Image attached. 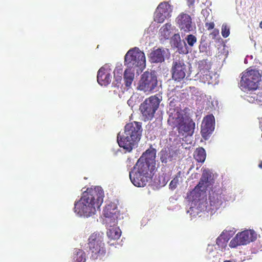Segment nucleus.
Here are the masks:
<instances>
[{
	"label": "nucleus",
	"instance_id": "nucleus-31",
	"mask_svg": "<svg viewBox=\"0 0 262 262\" xmlns=\"http://www.w3.org/2000/svg\"><path fill=\"white\" fill-rule=\"evenodd\" d=\"M221 33L224 38L227 37L230 34L229 28L226 24H223L222 26Z\"/></svg>",
	"mask_w": 262,
	"mask_h": 262
},
{
	"label": "nucleus",
	"instance_id": "nucleus-32",
	"mask_svg": "<svg viewBox=\"0 0 262 262\" xmlns=\"http://www.w3.org/2000/svg\"><path fill=\"white\" fill-rule=\"evenodd\" d=\"M182 40L181 39L180 36L179 34H174L171 37V42L174 47L176 45H178Z\"/></svg>",
	"mask_w": 262,
	"mask_h": 262
},
{
	"label": "nucleus",
	"instance_id": "nucleus-30",
	"mask_svg": "<svg viewBox=\"0 0 262 262\" xmlns=\"http://www.w3.org/2000/svg\"><path fill=\"white\" fill-rule=\"evenodd\" d=\"M186 40L189 46L192 47L193 46L194 44L196 42L197 39L194 35L189 34L186 37Z\"/></svg>",
	"mask_w": 262,
	"mask_h": 262
},
{
	"label": "nucleus",
	"instance_id": "nucleus-7",
	"mask_svg": "<svg viewBox=\"0 0 262 262\" xmlns=\"http://www.w3.org/2000/svg\"><path fill=\"white\" fill-rule=\"evenodd\" d=\"M214 183L213 175L208 169H204L199 184L190 192V196L193 201L200 200L201 195Z\"/></svg>",
	"mask_w": 262,
	"mask_h": 262
},
{
	"label": "nucleus",
	"instance_id": "nucleus-6",
	"mask_svg": "<svg viewBox=\"0 0 262 262\" xmlns=\"http://www.w3.org/2000/svg\"><path fill=\"white\" fill-rule=\"evenodd\" d=\"M240 85L244 91H255L258 89L261 75L257 70L248 68L243 72Z\"/></svg>",
	"mask_w": 262,
	"mask_h": 262
},
{
	"label": "nucleus",
	"instance_id": "nucleus-41",
	"mask_svg": "<svg viewBox=\"0 0 262 262\" xmlns=\"http://www.w3.org/2000/svg\"><path fill=\"white\" fill-rule=\"evenodd\" d=\"M224 262H232V261L230 260H225Z\"/></svg>",
	"mask_w": 262,
	"mask_h": 262
},
{
	"label": "nucleus",
	"instance_id": "nucleus-24",
	"mask_svg": "<svg viewBox=\"0 0 262 262\" xmlns=\"http://www.w3.org/2000/svg\"><path fill=\"white\" fill-rule=\"evenodd\" d=\"M121 234V231L117 227H111L107 231V235L111 239H118Z\"/></svg>",
	"mask_w": 262,
	"mask_h": 262
},
{
	"label": "nucleus",
	"instance_id": "nucleus-2",
	"mask_svg": "<svg viewBox=\"0 0 262 262\" xmlns=\"http://www.w3.org/2000/svg\"><path fill=\"white\" fill-rule=\"evenodd\" d=\"M104 196L99 186L88 188L84 191L79 201L75 203V212L80 216L90 217L95 214L101 206Z\"/></svg>",
	"mask_w": 262,
	"mask_h": 262
},
{
	"label": "nucleus",
	"instance_id": "nucleus-22",
	"mask_svg": "<svg viewBox=\"0 0 262 262\" xmlns=\"http://www.w3.org/2000/svg\"><path fill=\"white\" fill-rule=\"evenodd\" d=\"M230 236L228 234L227 232H223L217 238L216 240V244L219 246V248H224L228 243V241L230 239Z\"/></svg>",
	"mask_w": 262,
	"mask_h": 262
},
{
	"label": "nucleus",
	"instance_id": "nucleus-5",
	"mask_svg": "<svg viewBox=\"0 0 262 262\" xmlns=\"http://www.w3.org/2000/svg\"><path fill=\"white\" fill-rule=\"evenodd\" d=\"M124 65L129 69L142 71L146 67L144 53L138 47L130 49L124 56Z\"/></svg>",
	"mask_w": 262,
	"mask_h": 262
},
{
	"label": "nucleus",
	"instance_id": "nucleus-26",
	"mask_svg": "<svg viewBox=\"0 0 262 262\" xmlns=\"http://www.w3.org/2000/svg\"><path fill=\"white\" fill-rule=\"evenodd\" d=\"M85 260L84 252L81 249H78L74 255L72 262H85Z\"/></svg>",
	"mask_w": 262,
	"mask_h": 262
},
{
	"label": "nucleus",
	"instance_id": "nucleus-36",
	"mask_svg": "<svg viewBox=\"0 0 262 262\" xmlns=\"http://www.w3.org/2000/svg\"><path fill=\"white\" fill-rule=\"evenodd\" d=\"M133 98L131 97L128 101H127V103L129 105V106H132L133 105Z\"/></svg>",
	"mask_w": 262,
	"mask_h": 262
},
{
	"label": "nucleus",
	"instance_id": "nucleus-9",
	"mask_svg": "<svg viewBox=\"0 0 262 262\" xmlns=\"http://www.w3.org/2000/svg\"><path fill=\"white\" fill-rule=\"evenodd\" d=\"M160 100L156 96L146 99L140 106V110L145 120H151L159 107Z\"/></svg>",
	"mask_w": 262,
	"mask_h": 262
},
{
	"label": "nucleus",
	"instance_id": "nucleus-33",
	"mask_svg": "<svg viewBox=\"0 0 262 262\" xmlns=\"http://www.w3.org/2000/svg\"><path fill=\"white\" fill-rule=\"evenodd\" d=\"M114 77L115 81L113 82L112 84L115 87H119L121 84V81L122 80L121 76H116L115 73H114Z\"/></svg>",
	"mask_w": 262,
	"mask_h": 262
},
{
	"label": "nucleus",
	"instance_id": "nucleus-20",
	"mask_svg": "<svg viewBox=\"0 0 262 262\" xmlns=\"http://www.w3.org/2000/svg\"><path fill=\"white\" fill-rule=\"evenodd\" d=\"M172 27L170 23L164 25L159 30V34L163 39H169L172 34Z\"/></svg>",
	"mask_w": 262,
	"mask_h": 262
},
{
	"label": "nucleus",
	"instance_id": "nucleus-12",
	"mask_svg": "<svg viewBox=\"0 0 262 262\" xmlns=\"http://www.w3.org/2000/svg\"><path fill=\"white\" fill-rule=\"evenodd\" d=\"M215 119L213 115L205 117L201 125V135L205 140H207L214 129Z\"/></svg>",
	"mask_w": 262,
	"mask_h": 262
},
{
	"label": "nucleus",
	"instance_id": "nucleus-10",
	"mask_svg": "<svg viewBox=\"0 0 262 262\" xmlns=\"http://www.w3.org/2000/svg\"><path fill=\"white\" fill-rule=\"evenodd\" d=\"M157 84V77L155 72L146 71L142 75L139 89L144 92H152Z\"/></svg>",
	"mask_w": 262,
	"mask_h": 262
},
{
	"label": "nucleus",
	"instance_id": "nucleus-39",
	"mask_svg": "<svg viewBox=\"0 0 262 262\" xmlns=\"http://www.w3.org/2000/svg\"><path fill=\"white\" fill-rule=\"evenodd\" d=\"M258 166L259 168H262V161L259 163Z\"/></svg>",
	"mask_w": 262,
	"mask_h": 262
},
{
	"label": "nucleus",
	"instance_id": "nucleus-42",
	"mask_svg": "<svg viewBox=\"0 0 262 262\" xmlns=\"http://www.w3.org/2000/svg\"><path fill=\"white\" fill-rule=\"evenodd\" d=\"M206 77L208 76V77H210V75H208L207 73L206 74Z\"/></svg>",
	"mask_w": 262,
	"mask_h": 262
},
{
	"label": "nucleus",
	"instance_id": "nucleus-15",
	"mask_svg": "<svg viewBox=\"0 0 262 262\" xmlns=\"http://www.w3.org/2000/svg\"><path fill=\"white\" fill-rule=\"evenodd\" d=\"M177 23L182 33H187L192 30V19L187 14L181 13L177 18Z\"/></svg>",
	"mask_w": 262,
	"mask_h": 262
},
{
	"label": "nucleus",
	"instance_id": "nucleus-25",
	"mask_svg": "<svg viewBox=\"0 0 262 262\" xmlns=\"http://www.w3.org/2000/svg\"><path fill=\"white\" fill-rule=\"evenodd\" d=\"M206 152L203 147H199L194 152V158L199 162L203 163L206 159Z\"/></svg>",
	"mask_w": 262,
	"mask_h": 262
},
{
	"label": "nucleus",
	"instance_id": "nucleus-11",
	"mask_svg": "<svg viewBox=\"0 0 262 262\" xmlns=\"http://www.w3.org/2000/svg\"><path fill=\"white\" fill-rule=\"evenodd\" d=\"M254 235V232L250 230L238 233L230 241L229 246L231 248H235L238 246L247 245L255 240L256 237Z\"/></svg>",
	"mask_w": 262,
	"mask_h": 262
},
{
	"label": "nucleus",
	"instance_id": "nucleus-27",
	"mask_svg": "<svg viewBox=\"0 0 262 262\" xmlns=\"http://www.w3.org/2000/svg\"><path fill=\"white\" fill-rule=\"evenodd\" d=\"M178 49V51L181 54H187L188 53V47L184 40L181 41L178 45L174 46Z\"/></svg>",
	"mask_w": 262,
	"mask_h": 262
},
{
	"label": "nucleus",
	"instance_id": "nucleus-4",
	"mask_svg": "<svg viewBox=\"0 0 262 262\" xmlns=\"http://www.w3.org/2000/svg\"><path fill=\"white\" fill-rule=\"evenodd\" d=\"M88 252L91 260H103L106 256V249L102 233L95 232L88 238Z\"/></svg>",
	"mask_w": 262,
	"mask_h": 262
},
{
	"label": "nucleus",
	"instance_id": "nucleus-13",
	"mask_svg": "<svg viewBox=\"0 0 262 262\" xmlns=\"http://www.w3.org/2000/svg\"><path fill=\"white\" fill-rule=\"evenodd\" d=\"M171 11V6L167 2L161 3L156 9L154 20L158 23H162L166 18L170 16Z\"/></svg>",
	"mask_w": 262,
	"mask_h": 262
},
{
	"label": "nucleus",
	"instance_id": "nucleus-40",
	"mask_svg": "<svg viewBox=\"0 0 262 262\" xmlns=\"http://www.w3.org/2000/svg\"><path fill=\"white\" fill-rule=\"evenodd\" d=\"M259 27L262 29V21L259 24Z\"/></svg>",
	"mask_w": 262,
	"mask_h": 262
},
{
	"label": "nucleus",
	"instance_id": "nucleus-16",
	"mask_svg": "<svg viewBox=\"0 0 262 262\" xmlns=\"http://www.w3.org/2000/svg\"><path fill=\"white\" fill-rule=\"evenodd\" d=\"M111 70L108 66L105 65L102 67L97 74V81L101 85L106 86L110 83L112 79Z\"/></svg>",
	"mask_w": 262,
	"mask_h": 262
},
{
	"label": "nucleus",
	"instance_id": "nucleus-37",
	"mask_svg": "<svg viewBox=\"0 0 262 262\" xmlns=\"http://www.w3.org/2000/svg\"><path fill=\"white\" fill-rule=\"evenodd\" d=\"M161 178L164 179V178L163 176H161ZM167 182V181H165V180H163V182L161 183V185L164 186Z\"/></svg>",
	"mask_w": 262,
	"mask_h": 262
},
{
	"label": "nucleus",
	"instance_id": "nucleus-28",
	"mask_svg": "<svg viewBox=\"0 0 262 262\" xmlns=\"http://www.w3.org/2000/svg\"><path fill=\"white\" fill-rule=\"evenodd\" d=\"M199 68L202 73L209 72V66L207 63V60H202L199 62Z\"/></svg>",
	"mask_w": 262,
	"mask_h": 262
},
{
	"label": "nucleus",
	"instance_id": "nucleus-29",
	"mask_svg": "<svg viewBox=\"0 0 262 262\" xmlns=\"http://www.w3.org/2000/svg\"><path fill=\"white\" fill-rule=\"evenodd\" d=\"M181 171H179L177 173L176 177L173 179V180L170 182L169 184V188L171 190L175 189L177 185L179 183V178L180 177Z\"/></svg>",
	"mask_w": 262,
	"mask_h": 262
},
{
	"label": "nucleus",
	"instance_id": "nucleus-8",
	"mask_svg": "<svg viewBox=\"0 0 262 262\" xmlns=\"http://www.w3.org/2000/svg\"><path fill=\"white\" fill-rule=\"evenodd\" d=\"M168 122L173 127H177L179 133L182 135L190 134L194 128V123L192 121L185 122L183 115L178 112L174 116H169Z\"/></svg>",
	"mask_w": 262,
	"mask_h": 262
},
{
	"label": "nucleus",
	"instance_id": "nucleus-23",
	"mask_svg": "<svg viewBox=\"0 0 262 262\" xmlns=\"http://www.w3.org/2000/svg\"><path fill=\"white\" fill-rule=\"evenodd\" d=\"M160 159L163 164H166L173 159V154L169 150L162 149L159 154Z\"/></svg>",
	"mask_w": 262,
	"mask_h": 262
},
{
	"label": "nucleus",
	"instance_id": "nucleus-19",
	"mask_svg": "<svg viewBox=\"0 0 262 262\" xmlns=\"http://www.w3.org/2000/svg\"><path fill=\"white\" fill-rule=\"evenodd\" d=\"M103 214L105 218L114 220V225H115V217L116 212V207L115 204L111 203L106 205L103 209Z\"/></svg>",
	"mask_w": 262,
	"mask_h": 262
},
{
	"label": "nucleus",
	"instance_id": "nucleus-21",
	"mask_svg": "<svg viewBox=\"0 0 262 262\" xmlns=\"http://www.w3.org/2000/svg\"><path fill=\"white\" fill-rule=\"evenodd\" d=\"M135 69L127 68L124 73V80L125 85L126 87H130L134 79Z\"/></svg>",
	"mask_w": 262,
	"mask_h": 262
},
{
	"label": "nucleus",
	"instance_id": "nucleus-17",
	"mask_svg": "<svg viewBox=\"0 0 262 262\" xmlns=\"http://www.w3.org/2000/svg\"><path fill=\"white\" fill-rule=\"evenodd\" d=\"M209 199L210 205L216 209L220 208L225 200L224 195L222 194L220 189H218L217 191L212 190L209 192Z\"/></svg>",
	"mask_w": 262,
	"mask_h": 262
},
{
	"label": "nucleus",
	"instance_id": "nucleus-3",
	"mask_svg": "<svg viewBox=\"0 0 262 262\" xmlns=\"http://www.w3.org/2000/svg\"><path fill=\"white\" fill-rule=\"evenodd\" d=\"M141 123L134 121L126 124L124 132L117 135V142L119 146L126 151L131 152L137 147L142 134Z\"/></svg>",
	"mask_w": 262,
	"mask_h": 262
},
{
	"label": "nucleus",
	"instance_id": "nucleus-18",
	"mask_svg": "<svg viewBox=\"0 0 262 262\" xmlns=\"http://www.w3.org/2000/svg\"><path fill=\"white\" fill-rule=\"evenodd\" d=\"M164 50L158 48L153 50L150 53L149 58L152 62H162L164 60Z\"/></svg>",
	"mask_w": 262,
	"mask_h": 262
},
{
	"label": "nucleus",
	"instance_id": "nucleus-38",
	"mask_svg": "<svg viewBox=\"0 0 262 262\" xmlns=\"http://www.w3.org/2000/svg\"><path fill=\"white\" fill-rule=\"evenodd\" d=\"M127 162L128 163V164H132V159L128 158L127 160Z\"/></svg>",
	"mask_w": 262,
	"mask_h": 262
},
{
	"label": "nucleus",
	"instance_id": "nucleus-14",
	"mask_svg": "<svg viewBox=\"0 0 262 262\" xmlns=\"http://www.w3.org/2000/svg\"><path fill=\"white\" fill-rule=\"evenodd\" d=\"M186 66L183 60L179 59L173 61L171 68L172 77L176 81H180L185 77Z\"/></svg>",
	"mask_w": 262,
	"mask_h": 262
},
{
	"label": "nucleus",
	"instance_id": "nucleus-34",
	"mask_svg": "<svg viewBox=\"0 0 262 262\" xmlns=\"http://www.w3.org/2000/svg\"><path fill=\"white\" fill-rule=\"evenodd\" d=\"M205 27L209 30H211L214 27V24L213 22L206 23L205 24Z\"/></svg>",
	"mask_w": 262,
	"mask_h": 262
},
{
	"label": "nucleus",
	"instance_id": "nucleus-1",
	"mask_svg": "<svg viewBox=\"0 0 262 262\" xmlns=\"http://www.w3.org/2000/svg\"><path fill=\"white\" fill-rule=\"evenodd\" d=\"M156 150L152 147L144 152L134 169L129 172V178L132 183L137 187H144L151 179L156 164Z\"/></svg>",
	"mask_w": 262,
	"mask_h": 262
},
{
	"label": "nucleus",
	"instance_id": "nucleus-35",
	"mask_svg": "<svg viewBox=\"0 0 262 262\" xmlns=\"http://www.w3.org/2000/svg\"><path fill=\"white\" fill-rule=\"evenodd\" d=\"M188 3V5L189 7L191 6H193L194 3V0H187Z\"/></svg>",
	"mask_w": 262,
	"mask_h": 262
}]
</instances>
